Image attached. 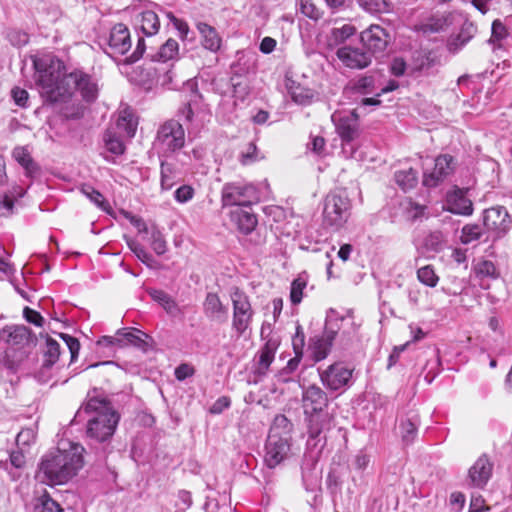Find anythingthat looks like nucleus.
<instances>
[{"label": "nucleus", "mask_w": 512, "mask_h": 512, "mask_svg": "<svg viewBox=\"0 0 512 512\" xmlns=\"http://www.w3.org/2000/svg\"><path fill=\"white\" fill-rule=\"evenodd\" d=\"M81 192L97 207L103 211H108L110 208L109 203L106 201L104 196L90 185H84L81 188Z\"/></svg>", "instance_id": "obj_40"}, {"label": "nucleus", "mask_w": 512, "mask_h": 512, "mask_svg": "<svg viewBox=\"0 0 512 512\" xmlns=\"http://www.w3.org/2000/svg\"><path fill=\"white\" fill-rule=\"evenodd\" d=\"M291 453L290 437L268 434L265 444L264 463L273 469L289 458Z\"/></svg>", "instance_id": "obj_11"}, {"label": "nucleus", "mask_w": 512, "mask_h": 512, "mask_svg": "<svg viewBox=\"0 0 512 512\" xmlns=\"http://www.w3.org/2000/svg\"><path fill=\"white\" fill-rule=\"evenodd\" d=\"M508 37V31L500 20H494L492 23V34L489 42L492 44L500 43Z\"/></svg>", "instance_id": "obj_49"}, {"label": "nucleus", "mask_w": 512, "mask_h": 512, "mask_svg": "<svg viewBox=\"0 0 512 512\" xmlns=\"http://www.w3.org/2000/svg\"><path fill=\"white\" fill-rule=\"evenodd\" d=\"M331 347L332 345H330L329 340H324L321 336L313 338L310 344L313 359L315 361L325 359L328 356Z\"/></svg>", "instance_id": "obj_36"}, {"label": "nucleus", "mask_w": 512, "mask_h": 512, "mask_svg": "<svg viewBox=\"0 0 512 512\" xmlns=\"http://www.w3.org/2000/svg\"><path fill=\"white\" fill-rule=\"evenodd\" d=\"M176 182V173L172 164L161 161V187L164 190L171 189Z\"/></svg>", "instance_id": "obj_42"}, {"label": "nucleus", "mask_w": 512, "mask_h": 512, "mask_svg": "<svg viewBox=\"0 0 512 512\" xmlns=\"http://www.w3.org/2000/svg\"><path fill=\"white\" fill-rule=\"evenodd\" d=\"M322 384L331 391H337L348 386L352 370L342 363H334L326 369H318Z\"/></svg>", "instance_id": "obj_12"}, {"label": "nucleus", "mask_w": 512, "mask_h": 512, "mask_svg": "<svg viewBox=\"0 0 512 512\" xmlns=\"http://www.w3.org/2000/svg\"><path fill=\"white\" fill-rule=\"evenodd\" d=\"M135 26L145 36H153L160 29V20L153 10H144L135 17Z\"/></svg>", "instance_id": "obj_24"}, {"label": "nucleus", "mask_w": 512, "mask_h": 512, "mask_svg": "<svg viewBox=\"0 0 512 512\" xmlns=\"http://www.w3.org/2000/svg\"><path fill=\"white\" fill-rule=\"evenodd\" d=\"M389 39V34L380 25H371L360 35L362 46L371 56L383 52L389 43Z\"/></svg>", "instance_id": "obj_17"}, {"label": "nucleus", "mask_w": 512, "mask_h": 512, "mask_svg": "<svg viewBox=\"0 0 512 512\" xmlns=\"http://www.w3.org/2000/svg\"><path fill=\"white\" fill-rule=\"evenodd\" d=\"M490 507L485 504V499L481 495L472 496L468 512H487Z\"/></svg>", "instance_id": "obj_64"}, {"label": "nucleus", "mask_w": 512, "mask_h": 512, "mask_svg": "<svg viewBox=\"0 0 512 512\" xmlns=\"http://www.w3.org/2000/svg\"><path fill=\"white\" fill-rule=\"evenodd\" d=\"M512 220L506 208L502 206L492 207L484 212V226L496 233L498 237L506 234L510 229Z\"/></svg>", "instance_id": "obj_18"}, {"label": "nucleus", "mask_w": 512, "mask_h": 512, "mask_svg": "<svg viewBox=\"0 0 512 512\" xmlns=\"http://www.w3.org/2000/svg\"><path fill=\"white\" fill-rule=\"evenodd\" d=\"M89 416L87 420V437L95 442L109 441L115 433L120 415L109 400L104 397H89L75 415V419Z\"/></svg>", "instance_id": "obj_3"}, {"label": "nucleus", "mask_w": 512, "mask_h": 512, "mask_svg": "<svg viewBox=\"0 0 512 512\" xmlns=\"http://www.w3.org/2000/svg\"><path fill=\"white\" fill-rule=\"evenodd\" d=\"M300 10L305 16L315 20H317L321 14L320 10L311 0H300Z\"/></svg>", "instance_id": "obj_56"}, {"label": "nucleus", "mask_w": 512, "mask_h": 512, "mask_svg": "<svg viewBox=\"0 0 512 512\" xmlns=\"http://www.w3.org/2000/svg\"><path fill=\"white\" fill-rule=\"evenodd\" d=\"M359 4L370 12H379L387 7L385 0H358Z\"/></svg>", "instance_id": "obj_60"}, {"label": "nucleus", "mask_w": 512, "mask_h": 512, "mask_svg": "<svg viewBox=\"0 0 512 512\" xmlns=\"http://www.w3.org/2000/svg\"><path fill=\"white\" fill-rule=\"evenodd\" d=\"M468 188L454 187L448 191L445 200V209L453 214L470 216L473 213V202L468 197Z\"/></svg>", "instance_id": "obj_16"}, {"label": "nucleus", "mask_w": 512, "mask_h": 512, "mask_svg": "<svg viewBox=\"0 0 512 512\" xmlns=\"http://www.w3.org/2000/svg\"><path fill=\"white\" fill-rule=\"evenodd\" d=\"M355 34L356 28L351 24H344L341 27H334L331 29L328 36V45L330 47H341L343 45H347L346 41H348Z\"/></svg>", "instance_id": "obj_29"}, {"label": "nucleus", "mask_w": 512, "mask_h": 512, "mask_svg": "<svg viewBox=\"0 0 512 512\" xmlns=\"http://www.w3.org/2000/svg\"><path fill=\"white\" fill-rule=\"evenodd\" d=\"M278 343L275 340H268L259 351V359L256 372L259 375H265L274 360Z\"/></svg>", "instance_id": "obj_27"}, {"label": "nucleus", "mask_w": 512, "mask_h": 512, "mask_svg": "<svg viewBox=\"0 0 512 512\" xmlns=\"http://www.w3.org/2000/svg\"><path fill=\"white\" fill-rule=\"evenodd\" d=\"M59 336L62 338V340L68 347L71 354V362H73L77 358L80 350V343L78 339L65 333H60Z\"/></svg>", "instance_id": "obj_54"}, {"label": "nucleus", "mask_w": 512, "mask_h": 512, "mask_svg": "<svg viewBox=\"0 0 512 512\" xmlns=\"http://www.w3.org/2000/svg\"><path fill=\"white\" fill-rule=\"evenodd\" d=\"M257 147L254 143H249L245 151L241 152L239 161L242 165H248L257 159L256 156Z\"/></svg>", "instance_id": "obj_59"}, {"label": "nucleus", "mask_w": 512, "mask_h": 512, "mask_svg": "<svg viewBox=\"0 0 512 512\" xmlns=\"http://www.w3.org/2000/svg\"><path fill=\"white\" fill-rule=\"evenodd\" d=\"M34 81L44 103L66 102L78 93L87 103L96 101L100 86L98 79L83 69L65 72V64L51 53L31 56Z\"/></svg>", "instance_id": "obj_1"}, {"label": "nucleus", "mask_w": 512, "mask_h": 512, "mask_svg": "<svg viewBox=\"0 0 512 512\" xmlns=\"http://www.w3.org/2000/svg\"><path fill=\"white\" fill-rule=\"evenodd\" d=\"M349 85L357 93L368 94L373 92L375 80L372 75H364L351 81Z\"/></svg>", "instance_id": "obj_39"}, {"label": "nucleus", "mask_w": 512, "mask_h": 512, "mask_svg": "<svg viewBox=\"0 0 512 512\" xmlns=\"http://www.w3.org/2000/svg\"><path fill=\"white\" fill-rule=\"evenodd\" d=\"M450 14H432L413 26V30L423 35L445 31L451 25Z\"/></svg>", "instance_id": "obj_21"}, {"label": "nucleus", "mask_w": 512, "mask_h": 512, "mask_svg": "<svg viewBox=\"0 0 512 512\" xmlns=\"http://www.w3.org/2000/svg\"><path fill=\"white\" fill-rule=\"evenodd\" d=\"M419 417L417 415H413L411 417L403 418L399 424L400 435L402 441L405 444H411L418 433L419 426Z\"/></svg>", "instance_id": "obj_32"}, {"label": "nucleus", "mask_w": 512, "mask_h": 512, "mask_svg": "<svg viewBox=\"0 0 512 512\" xmlns=\"http://www.w3.org/2000/svg\"><path fill=\"white\" fill-rule=\"evenodd\" d=\"M150 337L140 330L124 329L123 331L119 330L117 333V337L112 336H103L99 343H104L106 345H117L119 347H124L127 345H133L143 351H147L149 349L148 340Z\"/></svg>", "instance_id": "obj_13"}, {"label": "nucleus", "mask_w": 512, "mask_h": 512, "mask_svg": "<svg viewBox=\"0 0 512 512\" xmlns=\"http://www.w3.org/2000/svg\"><path fill=\"white\" fill-rule=\"evenodd\" d=\"M11 96L19 107L26 108L28 106L29 94L25 89L14 87L11 90Z\"/></svg>", "instance_id": "obj_58"}, {"label": "nucleus", "mask_w": 512, "mask_h": 512, "mask_svg": "<svg viewBox=\"0 0 512 512\" xmlns=\"http://www.w3.org/2000/svg\"><path fill=\"white\" fill-rule=\"evenodd\" d=\"M301 359L299 356L291 358L286 366L277 373V380L282 383L290 382L292 380L291 375L298 369Z\"/></svg>", "instance_id": "obj_43"}, {"label": "nucleus", "mask_w": 512, "mask_h": 512, "mask_svg": "<svg viewBox=\"0 0 512 512\" xmlns=\"http://www.w3.org/2000/svg\"><path fill=\"white\" fill-rule=\"evenodd\" d=\"M83 450L79 444H70L68 450L57 449L46 454L39 464L36 477L49 485L68 482L83 466Z\"/></svg>", "instance_id": "obj_2"}, {"label": "nucleus", "mask_w": 512, "mask_h": 512, "mask_svg": "<svg viewBox=\"0 0 512 512\" xmlns=\"http://www.w3.org/2000/svg\"><path fill=\"white\" fill-rule=\"evenodd\" d=\"M292 424L284 415H277L272 423L269 434L282 435L290 437Z\"/></svg>", "instance_id": "obj_41"}, {"label": "nucleus", "mask_w": 512, "mask_h": 512, "mask_svg": "<svg viewBox=\"0 0 512 512\" xmlns=\"http://www.w3.org/2000/svg\"><path fill=\"white\" fill-rule=\"evenodd\" d=\"M482 234L481 228L476 224H467L461 230V242L463 244H469L480 238Z\"/></svg>", "instance_id": "obj_47"}, {"label": "nucleus", "mask_w": 512, "mask_h": 512, "mask_svg": "<svg viewBox=\"0 0 512 512\" xmlns=\"http://www.w3.org/2000/svg\"><path fill=\"white\" fill-rule=\"evenodd\" d=\"M444 244V237L441 232L435 231L425 238V246L433 251H439Z\"/></svg>", "instance_id": "obj_53"}, {"label": "nucleus", "mask_w": 512, "mask_h": 512, "mask_svg": "<svg viewBox=\"0 0 512 512\" xmlns=\"http://www.w3.org/2000/svg\"><path fill=\"white\" fill-rule=\"evenodd\" d=\"M178 55V42L175 39L169 38L164 44L161 45L160 49L155 54H151L150 57L154 61L167 62L177 59Z\"/></svg>", "instance_id": "obj_33"}, {"label": "nucleus", "mask_w": 512, "mask_h": 512, "mask_svg": "<svg viewBox=\"0 0 512 512\" xmlns=\"http://www.w3.org/2000/svg\"><path fill=\"white\" fill-rule=\"evenodd\" d=\"M105 145L108 151L113 154L120 155L124 153L125 147L123 142L113 134L111 131H107L104 136Z\"/></svg>", "instance_id": "obj_46"}, {"label": "nucleus", "mask_w": 512, "mask_h": 512, "mask_svg": "<svg viewBox=\"0 0 512 512\" xmlns=\"http://www.w3.org/2000/svg\"><path fill=\"white\" fill-rule=\"evenodd\" d=\"M476 28L472 23L466 22L463 24L456 41H459L460 46H464L474 35Z\"/></svg>", "instance_id": "obj_57"}, {"label": "nucleus", "mask_w": 512, "mask_h": 512, "mask_svg": "<svg viewBox=\"0 0 512 512\" xmlns=\"http://www.w3.org/2000/svg\"><path fill=\"white\" fill-rule=\"evenodd\" d=\"M475 273L479 277L497 278L499 275L496 266L489 260L480 261L475 266Z\"/></svg>", "instance_id": "obj_48"}, {"label": "nucleus", "mask_w": 512, "mask_h": 512, "mask_svg": "<svg viewBox=\"0 0 512 512\" xmlns=\"http://www.w3.org/2000/svg\"><path fill=\"white\" fill-rule=\"evenodd\" d=\"M132 46L129 29L126 25L118 23L114 25L107 38L106 52L112 57L122 56Z\"/></svg>", "instance_id": "obj_15"}, {"label": "nucleus", "mask_w": 512, "mask_h": 512, "mask_svg": "<svg viewBox=\"0 0 512 512\" xmlns=\"http://www.w3.org/2000/svg\"><path fill=\"white\" fill-rule=\"evenodd\" d=\"M231 219L237 225L238 230L244 235L252 233L258 224L256 215L244 209L234 210L231 213Z\"/></svg>", "instance_id": "obj_26"}, {"label": "nucleus", "mask_w": 512, "mask_h": 512, "mask_svg": "<svg viewBox=\"0 0 512 512\" xmlns=\"http://www.w3.org/2000/svg\"><path fill=\"white\" fill-rule=\"evenodd\" d=\"M493 472V463L486 454L481 455L468 471L469 485L484 488Z\"/></svg>", "instance_id": "obj_20"}, {"label": "nucleus", "mask_w": 512, "mask_h": 512, "mask_svg": "<svg viewBox=\"0 0 512 512\" xmlns=\"http://www.w3.org/2000/svg\"><path fill=\"white\" fill-rule=\"evenodd\" d=\"M336 55L340 62L350 69H364L372 62L371 54L363 46L343 45L337 49Z\"/></svg>", "instance_id": "obj_14"}, {"label": "nucleus", "mask_w": 512, "mask_h": 512, "mask_svg": "<svg viewBox=\"0 0 512 512\" xmlns=\"http://www.w3.org/2000/svg\"><path fill=\"white\" fill-rule=\"evenodd\" d=\"M259 201L256 187L244 182L226 183L221 190V202L227 206H250Z\"/></svg>", "instance_id": "obj_8"}, {"label": "nucleus", "mask_w": 512, "mask_h": 512, "mask_svg": "<svg viewBox=\"0 0 512 512\" xmlns=\"http://www.w3.org/2000/svg\"><path fill=\"white\" fill-rule=\"evenodd\" d=\"M305 343V336L300 327H297L296 333L293 337L292 345L295 352V356H299L302 358L303 356V347Z\"/></svg>", "instance_id": "obj_62"}, {"label": "nucleus", "mask_w": 512, "mask_h": 512, "mask_svg": "<svg viewBox=\"0 0 512 512\" xmlns=\"http://www.w3.org/2000/svg\"><path fill=\"white\" fill-rule=\"evenodd\" d=\"M351 203L343 193L331 192L324 202L323 223L335 230L340 229L349 218Z\"/></svg>", "instance_id": "obj_7"}, {"label": "nucleus", "mask_w": 512, "mask_h": 512, "mask_svg": "<svg viewBox=\"0 0 512 512\" xmlns=\"http://www.w3.org/2000/svg\"><path fill=\"white\" fill-rule=\"evenodd\" d=\"M203 312L211 321L222 323L227 319L228 309L216 293L210 292L204 300Z\"/></svg>", "instance_id": "obj_22"}, {"label": "nucleus", "mask_w": 512, "mask_h": 512, "mask_svg": "<svg viewBox=\"0 0 512 512\" xmlns=\"http://www.w3.org/2000/svg\"><path fill=\"white\" fill-rule=\"evenodd\" d=\"M396 184L403 190H411L418 183V172L413 168L401 169L395 172Z\"/></svg>", "instance_id": "obj_34"}, {"label": "nucleus", "mask_w": 512, "mask_h": 512, "mask_svg": "<svg viewBox=\"0 0 512 512\" xmlns=\"http://www.w3.org/2000/svg\"><path fill=\"white\" fill-rule=\"evenodd\" d=\"M12 156L25 169L27 177L33 178L38 174L39 167L32 159L26 147L19 146L14 148Z\"/></svg>", "instance_id": "obj_28"}, {"label": "nucleus", "mask_w": 512, "mask_h": 512, "mask_svg": "<svg viewBox=\"0 0 512 512\" xmlns=\"http://www.w3.org/2000/svg\"><path fill=\"white\" fill-rule=\"evenodd\" d=\"M138 121L130 108H124L119 112L117 119V128L123 132L125 136L132 138L135 135Z\"/></svg>", "instance_id": "obj_30"}, {"label": "nucleus", "mask_w": 512, "mask_h": 512, "mask_svg": "<svg viewBox=\"0 0 512 512\" xmlns=\"http://www.w3.org/2000/svg\"><path fill=\"white\" fill-rule=\"evenodd\" d=\"M34 512H64V510L47 492H44L36 498Z\"/></svg>", "instance_id": "obj_35"}, {"label": "nucleus", "mask_w": 512, "mask_h": 512, "mask_svg": "<svg viewBox=\"0 0 512 512\" xmlns=\"http://www.w3.org/2000/svg\"><path fill=\"white\" fill-rule=\"evenodd\" d=\"M175 377L179 381H183L195 374V368L188 363H182L175 369Z\"/></svg>", "instance_id": "obj_61"}, {"label": "nucleus", "mask_w": 512, "mask_h": 512, "mask_svg": "<svg viewBox=\"0 0 512 512\" xmlns=\"http://www.w3.org/2000/svg\"><path fill=\"white\" fill-rule=\"evenodd\" d=\"M35 440L34 430L31 428L22 429L16 436V444L18 447L29 446Z\"/></svg>", "instance_id": "obj_55"}, {"label": "nucleus", "mask_w": 512, "mask_h": 512, "mask_svg": "<svg viewBox=\"0 0 512 512\" xmlns=\"http://www.w3.org/2000/svg\"><path fill=\"white\" fill-rule=\"evenodd\" d=\"M151 248L157 255H163L167 250V243L163 234L158 230L151 233Z\"/></svg>", "instance_id": "obj_50"}, {"label": "nucleus", "mask_w": 512, "mask_h": 512, "mask_svg": "<svg viewBox=\"0 0 512 512\" xmlns=\"http://www.w3.org/2000/svg\"><path fill=\"white\" fill-rule=\"evenodd\" d=\"M131 251L136 255V257L144 263L147 267L153 268L156 265V260L154 257L146 251V249L138 242L134 240H130L127 242Z\"/></svg>", "instance_id": "obj_38"}, {"label": "nucleus", "mask_w": 512, "mask_h": 512, "mask_svg": "<svg viewBox=\"0 0 512 512\" xmlns=\"http://www.w3.org/2000/svg\"><path fill=\"white\" fill-rule=\"evenodd\" d=\"M60 356V344L47 336L46 338V350L44 352V363L45 367L53 366L59 359Z\"/></svg>", "instance_id": "obj_37"}, {"label": "nucleus", "mask_w": 512, "mask_h": 512, "mask_svg": "<svg viewBox=\"0 0 512 512\" xmlns=\"http://www.w3.org/2000/svg\"><path fill=\"white\" fill-rule=\"evenodd\" d=\"M148 294L155 302L160 304L168 314L177 316L180 313V309L176 301L165 291L150 289Z\"/></svg>", "instance_id": "obj_31"}, {"label": "nucleus", "mask_w": 512, "mask_h": 512, "mask_svg": "<svg viewBox=\"0 0 512 512\" xmlns=\"http://www.w3.org/2000/svg\"><path fill=\"white\" fill-rule=\"evenodd\" d=\"M168 18L170 19L171 23L173 24L174 28L178 31L179 37L181 40L185 41L188 39V35L190 32V28L186 21L177 18L172 13H167Z\"/></svg>", "instance_id": "obj_52"}, {"label": "nucleus", "mask_w": 512, "mask_h": 512, "mask_svg": "<svg viewBox=\"0 0 512 512\" xmlns=\"http://www.w3.org/2000/svg\"><path fill=\"white\" fill-rule=\"evenodd\" d=\"M328 404V395L319 386L312 384L302 387V408L311 438H317L321 433L330 430L333 416L325 411Z\"/></svg>", "instance_id": "obj_5"}, {"label": "nucleus", "mask_w": 512, "mask_h": 512, "mask_svg": "<svg viewBox=\"0 0 512 512\" xmlns=\"http://www.w3.org/2000/svg\"><path fill=\"white\" fill-rule=\"evenodd\" d=\"M453 172V157L440 155L435 159L434 168L423 175V185L429 188L438 186Z\"/></svg>", "instance_id": "obj_19"}, {"label": "nucleus", "mask_w": 512, "mask_h": 512, "mask_svg": "<svg viewBox=\"0 0 512 512\" xmlns=\"http://www.w3.org/2000/svg\"><path fill=\"white\" fill-rule=\"evenodd\" d=\"M332 120L335 122L336 131L342 140V152L346 157H352L355 148L351 146L348 152L346 147L350 146L360 135L358 114L355 110L335 113L332 116Z\"/></svg>", "instance_id": "obj_9"}, {"label": "nucleus", "mask_w": 512, "mask_h": 512, "mask_svg": "<svg viewBox=\"0 0 512 512\" xmlns=\"http://www.w3.org/2000/svg\"><path fill=\"white\" fill-rule=\"evenodd\" d=\"M195 190L190 185H182L174 192V199L181 204L187 203L194 197Z\"/></svg>", "instance_id": "obj_51"}, {"label": "nucleus", "mask_w": 512, "mask_h": 512, "mask_svg": "<svg viewBox=\"0 0 512 512\" xmlns=\"http://www.w3.org/2000/svg\"><path fill=\"white\" fill-rule=\"evenodd\" d=\"M417 278L421 283L429 287H435L439 281L433 267L430 265L419 268Z\"/></svg>", "instance_id": "obj_45"}, {"label": "nucleus", "mask_w": 512, "mask_h": 512, "mask_svg": "<svg viewBox=\"0 0 512 512\" xmlns=\"http://www.w3.org/2000/svg\"><path fill=\"white\" fill-rule=\"evenodd\" d=\"M307 286V278L304 275H299L291 283L290 299L293 304H299L303 298V290Z\"/></svg>", "instance_id": "obj_44"}, {"label": "nucleus", "mask_w": 512, "mask_h": 512, "mask_svg": "<svg viewBox=\"0 0 512 512\" xmlns=\"http://www.w3.org/2000/svg\"><path fill=\"white\" fill-rule=\"evenodd\" d=\"M0 341L6 345L0 366L12 373L23 366L36 345L35 335L24 325H6L0 330Z\"/></svg>", "instance_id": "obj_4"}, {"label": "nucleus", "mask_w": 512, "mask_h": 512, "mask_svg": "<svg viewBox=\"0 0 512 512\" xmlns=\"http://www.w3.org/2000/svg\"><path fill=\"white\" fill-rule=\"evenodd\" d=\"M23 315L26 321L34 324L37 327H42L44 324V318L41 316V314L29 307L24 308Z\"/></svg>", "instance_id": "obj_63"}, {"label": "nucleus", "mask_w": 512, "mask_h": 512, "mask_svg": "<svg viewBox=\"0 0 512 512\" xmlns=\"http://www.w3.org/2000/svg\"><path fill=\"white\" fill-rule=\"evenodd\" d=\"M185 144V131L182 125L175 120L166 121L160 126L154 142L155 149L160 157H168Z\"/></svg>", "instance_id": "obj_6"}, {"label": "nucleus", "mask_w": 512, "mask_h": 512, "mask_svg": "<svg viewBox=\"0 0 512 512\" xmlns=\"http://www.w3.org/2000/svg\"><path fill=\"white\" fill-rule=\"evenodd\" d=\"M196 28L201 37V44L205 49L217 52L221 48L222 38L213 26L205 22H197Z\"/></svg>", "instance_id": "obj_23"}, {"label": "nucleus", "mask_w": 512, "mask_h": 512, "mask_svg": "<svg viewBox=\"0 0 512 512\" xmlns=\"http://www.w3.org/2000/svg\"><path fill=\"white\" fill-rule=\"evenodd\" d=\"M231 301L233 305L232 329L238 336H242L251 326L254 310L249 297L238 288L232 292Z\"/></svg>", "instance_id": "obj_10"}, {"label": "nucleus", "mask_w": 512, "mask_h": 512, "mask_svg": "<svg viewBox=\"0 0 512 512\" xmlns=\"http://www.w3.org/2000/svg\"><path fill=\"white\" fill-rule=\"evenodd\" d=\"M286 87L292 100L299 105H310L316 97V92L313 89L303 86L294 80L287 79Z\"/></svg>", "instance_id": "obj_25"}]
</instances>
